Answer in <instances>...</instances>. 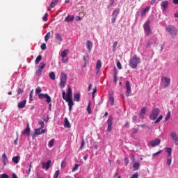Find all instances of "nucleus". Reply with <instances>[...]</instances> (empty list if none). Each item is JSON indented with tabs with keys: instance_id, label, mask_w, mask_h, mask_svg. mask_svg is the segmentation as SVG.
<instances>
[{
	"instance_id": "nucleus-40",
	"label": "nucleus",
	"mask_w": 178,
	"mask_h": 178,
	"mask_svg": "<svg viewBox=\"0 0 178 178\" xmlns=\"http://www.w3.org/2000/svg\"><path fill=\"white\" fill-rule=\"evenodd\" d=\"M116 47H118V42L115 41L113 44V52H116Z\"/></svg>"
},
{
	"instance_id": "nucleus-48",
	"label": "nucleus",
	"mask_w": 178,
	"mask_h": 178,
	"mask_svg": "<svg viewBox=\"0 0 178 178\" xmlns=\"http://www.w3.org/2000/svg\"><path fill=\"white\" fill-rule=\"evenodd\" d=\"M59 176V170H56L54 175L53 178H58Z\"/></svg>"
},
{
	"instance_id": "nucleus-64",
	"label": "nucleus",
	"mask_w": 178,
	"mask_h": 178,
	"mask_svg": "<svg viewBox=\"0 0 178 178\" xmlns=\"http://www.w3.org/2000/svg\"><path fill=\"white\" fill-rule=\"evenodd\" d=\"M17 94H23V89L19 88L17 91Z\"/></svg>"
},
{
	"instance_id": "nucleus-18",
	"label": "nucleus",
	"mask_w": 178,
	"mask_h": 178,
	"mask_svg": "<svg viewBox=\"0 0 178 178\" xmlns=\"http://www.w3.org/2000/svg\"><path fill=\"white\" fill-rule=\"evenodd\" d=\"M1 161L3 162V165L5 166V165H6V163L8 162V156H6V154H2Z\"/></svg>"
},
{
	"instance_id": "nucleus-33",
	"label": "nucleus",
	"mask_w": 178,
	"mask_h": 178,
	"mask_svg": "<svg viewBox=\"0 0 178 178\" xmlns=\"http://www.w3.org/2000/svg\"><path fill=\"white\" fill-rule=\"evenodd\" d=\"M87 111L89 115H91V113H92V111H91V102H89L88 103V105L87 106Z\"/></svg>"
},
{
	"instance_id": "nucleus-36",
	"label": "nucleus",
	"mask_w": 178,
	"mask_h": 178,
	"mask_svg": "<svg viewBox=\"0 0 178 178\" xmlns=\"http://www.w3.org/2000/svg\"><path fill=\"white\" fill-rule=\"evenodd\" d=\"M49 76L50 77V79H51V80H55V79H56L55 72H50V73L49 74Z\"/></svg>"
},
{
	"instance_id": "nucleus-22",
	"label": "nucleus",
	"mask_w": 178,
	"mask_h": 178,
	"mask_svg": "<svg viewBox=\"0 0 178 178\" xmlns=\"http://www.w3.org/2000/svg\"><path fill=\"white\" fill-rule=\"evenodd\" d=\"M64 122V127H65V129H70V122H69V120H67V118H65Z\"/></svg>"
},
{
	"instance_id": "nucleus-20",
	"label": "nucleus",
	"mask_w": 178,
	"mask_h": 178,
	"mask_svg": "<svg viewBox=\"0 0 178 178\" xmlns=\"http://www.w3.org/2000/svg\"><path fill=\"white\" fill-rule=\"evenodd\" d=\"M86 47H87L89 52H91V49H92V42L88 40L86 42Z\"/></svg>"
},
{
	"instance_id": "nucleus-46",
	"label": "nucleus",
	"mask_w": 178,
	"mask_h": 178,
	"mask_svg": "<svg viewBox=\"0 0 178 178\" xmlns=\"http://www.w3.org/2000/svg\"><path fill=\"white\" fill-rule=\"evenodd\" d=\"M46 102H47V104H51V97L48 95L46 96Z\"/></svg>"
},
{
	"instance_id": "nucleus-25",
	"label": "nucleus",
	"mask_w": 178,
	"mask_h": 178,
	"mask_svg": "<svg viewBox=\"0 0 178 178\" xmlns=\"http://www.w3.org/2000/svg\"><path fill=\"white\" fill-rule=\"evenodd\" d=\"M120 13V9L117 8L115 9L112 14L113 17H118V15Z\"/></svg>"
},
{
	"instance_id": "nucleus-11",
	"label": "nucleus",
	"mask_w": 178,
	"mask_h": 178,
	"mask_svg": "<svg viewBox=\"0 0 178 178\" xmlns=\"http://www.w3.org/2000/svg\"><path fill=\"white\" fill-rule=\"evenodd\" d=\"M161 6L163 12H165V10H166V9H168V7L169 6V1H168L167 0L161 1Z\"/></svg>"
},
{
	"instance_id": "nucleus-4",
	"label": "nucleus",
	"mask_w": 178,
	"mask_h": 178,
	"mask_svg": "<svg viewBox=\"0 0 178 178\" xmlns=\"http://www.w3.org/2000/svg\"><path fill=\"white\" fill-rule=\"evenodd\" d=\"M60 87L61 88H65V84H66V81H67V75L64 72H62L60 77Z\"/></svg>"
},
{
	"instance_id": "nucleus-28",
	"label": "nucleus",
	"mask_w": 178,
	"mask_h": 178,
	"mask_svg": "<svg viewBox=\"0 0 178 178\" xmlns=\"http://www.w3.org/2000/svg\"><path fill=\"white\" fill-rule=\"evenodd\" d=\"M102 66V63L101 62V60H98L96 63V69L97 70H99Z\"/></svg>"
},
{
	"instance_id": "nucleus-17",
	"label": "nucleus",
	"mask_w": 178,
	"mask_h": 178,
	"mask_svg": "<svg viewBox=\"0 0 178 178\" xmlns=\"http://www.w3.org/2000/svg\"><path fill=\"white\" fill-rule=\"evenodd\" d=\"M66 102H68V106H69V109L70 111H72V108H73V105H74V104L73 103V99H66Z\"/></svg>"
},
{
	"instance_id": "nucleus-37",
	"label": "nucleus",
	"mask_w": 178,
	"mask_h": 178,
	"mask_svg": "<svg viewBox=\"0 0 178 178\" xmlns=\"http://www.w3.org/2000/svg\"><path fill=\"white\" fill-rule=\"evenodd\" d=\"M45 66H47V64L44 62H42L40 63L38 67H39V69L42 70L44 69V67H45Z\"/></svg>"
},
{
	"instance_id": "nucleus-57",
	"label": "nucleus",
	"mask_w": 178,
	"mask_h": 178,
	"mask_svg": "<svg viewBox=\"0 0 178 178\" xmlns=\"http://www.w3.org/2000/svg\"><path fill=\"white\" fill-rule=\"evenodd\" d=\"M165 152H168V154H172V148L167 147Z\"/></svg>"
},
{
	"instance_id": "nucleus-29",
	"label": "nucleus",
	"mask_w": 178,
	"mask_h": 178,
	"mask_svg": "<svg viewBox=\"0 0 178 178\" xmlns=\"http://www.w3.org/2000/svg\"><path fill=\"white\" fill-rule=\"evenodd\" d=\"M42 59V56H41V55L38 56L35 60V64L38 65V63H40V62H41Z\"/></svg>"
},
{
	"instance_id": "nucleus-59",
	"label": "nucleus",
	"mask_w": 178,
	"mask_h": 178,
	"mask_svg": "<svg viewBox=\"0 0 178 178\" xmlns=\"http://www.w3.org/2000/svg\"><path fill=\"white\" fill-rule=\"evenodd\" d=\"M161 152H162L161 150H160V151H159V152H157L153 154H152L153 158H154L155 156H156V155H159V154H161Z\"/></svg>"
},
{
	"instance_id": "nucleus-34",
	"label": "nucleus",
	"mask_w": 178,
	"mask_h": 178,
	"mask_svg": "<svg viewBox=\"0 0 178 178\" xmlns=\"http://www.w3.org/2000/svg\"><path fill=\"white\" fill-rule=\"evenodd\" d=\"M49 38H51V32H48V33L45 35V36H44V41H45L46 42H48V40H49Z\"/></svg>"
},
{
	"instance_id": "nucleus-13",
	"label": "nucleus",
	"mask_w": 178,
	"mask_h": 178,
	"mask_svg": "<svg viewBox=\"0 0 178 178\" xmlns=\"http://www.w3.org/2000/svg\"><path fill=\"white\" fill-rule=\"evenodd\" d=\"M23 136H26L27 137H30V124H27L26 128L22 132Z\"/></svg>"
},
{
	"instance_id": "nucleus-54",
	"label": "nucleus",
	"mask_w": 178,
	"mask_h": 178,
	"mask_svg": "<svg viewBox=\"0 0 178 178\" xmlns=\"http://www.w3.org/2000/svg\"><path fill=\"white\" fill-rule=\"evenodd\" d=\"M167 165L168 166H170V165H172V159H167Z\"/></svg>"
},
{
	"instance_id": "nucleus-8",
	"label": "nucleus",
	"mask_w": 178,
	"mask_h": 178,
	"mask_svg": "<svg viewBox=\"0 0 178 178\" xmlns=\"http://www.w3.org/2000/svg\"><path fill=\"white\" fill-rule=\"evenodd\" d=\"M107 131H111L112 130V124H113V117L112 115H109L108 120H107Z\"/></svg>"
},
{
	"instance_id": "nucleus-35",
	"label": "nucleus",
	"mask_w": 178,
	"mask_h": 178,
	"mask_svg": "<svg viewBox=\"0 0 178 178\" xmlns=\"http://www.w3.org/2000/svg\"><path fill=\"white\" fill-rule=\"evenodd\" d=\"M47 96H48V94H42V93H40L38 95V97L40 99H44V98H47Z\"/></svg>"
},
{
	"instance_id": "nucleus-14",
	"label": "nucleus",
	"mask_w": 178,
	"mask_h": 178,
	"mask_svg": "<svg viewBox=\"0 0 178 178\" xmlns=\"http://www.w3.org/2000/svg\"><path fill=\"white\" fill-rule=\"evenodd\" d=\"M47 130L45 129H42L41 128H38L35 129V134H36V136H40L41 134H44V133H46Z\"/></svg>"
},
{
	"instance_id": "nucleus-7",
	"label": "nucleus",
	"mask_w": 178,
	"mask_h": 178,
	"mask_svg": "<svg viewBox=\"0 0 178 178\" xmlns=\"http://www.w3.org/2000/svg\"><path fill=\"white\" fill-rule=\"evenodd\" d=\"M125 88H126V96L130 97V94H131V86H130V81H126L125 82Z\"/></svg>"
},
{
	"instance_id": "nucleus-32",
	"label": "nucleus",
	"mask_w": 178,
	"mask_h": 178,
	"mask_svg": "<svg viewBox=\"0 0 178 178\" xmlns=\"http://www.w3.org/2000/svg\"><path fill=\"white\" fill-rule=\"evenodd\" d=\"M19 158H20V156H19L13 157L12 159L13 162L16 164L19 163Z\"/></svg>"
},
{
	"instance_id": "nucleus-63",
	"label": "nucleus",
	"mask_w": 178,
	"mask_h": 178,
	"mask_svg": "<svg viewBox=\"0 0 178 178\" xmlns=\"http://www.w3.org/2000/svg\"><path fill=\"white\" fill-rule=\"evenodd\" d=\"M125 165L127 166L129 165V158L126 157L124 159Z\"/></svg>"
},
{
	"instance_id": "nucleus-26",
	"label": "nucleus",
	"mask_w": 178,
	"mask_h": 178,
	"mask_svg": "<svg viewBox=\"0 0 178 178\" xmlns=\"http://www.w3.org/2000/svg\"><path fill=\"white\" fill-rule=\"evenodd\" d=\"M139 168H140V163L139 162H136V163H134L133 169H134V172H136V170H138Z\"/></svg>"
},
{
	"instance_id": "nucleus-39",
	"label": "nucleus",
	"mask_w": 178,
	"mask_h": 178,
	"mask_svg": "<svg viewBox=\"0 0 178 178\" xmlns=\"http://www.w3.org/2000/svg\"><path fill=\"white\" fill-rule=\"evenodd\" d=\"M54 143H55V139H51L49 142V147L50 148H52L54 147Z\"/></svg>"
},
{
	"instance_id": "nucleus-45",
	"label": "nucleus",
	"mask_w": 178,
	"mask_h": 178,
	"mask_svg": "<svg viewBox=\"0 0 178 178\" xmlns=\"http://www.w3.org/2000/svg\"><path fill=\"white\" fill-rule=\"evenodd\" d=\"M40 48L42 51H45V49H47V44L45 43H42L40 46Z\"/></svg>"
},
{
	"instance_id": "nucleus-10",
	"label": "nucleus",
	"mask_w": 178,
	"mask_h": 178,
	"mask_svg": "<svg viewBox=\"0 0 178 178\" xmlns=\"http://www.w3.org/2000/svg\"><path fill=\"white\" fill-rule=\"evenodd\" d=\"M160 144L161 140L159 138H156L155 140L149 142V145H151L152 147H156V145H159Z\"/></svg>"
},
{
	"instance_id": "nucleus-47",
	"label": "nucleus",
	"mask_w": 178,
	"mask_h": 178,
	"mask_svg": "<svg viewBox=\"0 0 178 178\" xmlns=\"http://www.w3.org/2000/svg\"><path fill=\"white\" fill-rule=\"evenodd\" d=\"M79 166H80V164H75L74 167L72 168V172H76V170L79 169Z\"/></svg>"
},
{
	"instance_id": "nucleus-12",
	"label": "nucleus",
	"mask_w": 178,
	"mask_h": 178,
	"mask_svg": "<svg viewBox=\"0 0 178 178\" xmlns=\"http://www.w3.org/2000/svg\"><path fill=\"white\" fill-rule=\"evenodd\" d=\"M51 162L52 161L51 160L47 161L46 163L42 162V168L43 169H45L46 170H48V169H49V166H51Z\"/></svg>"
},
{
	"instance_id": "nucleus-30",
	"label": "nucleus",
	"mask_w": 178,
	"mask_h": 178,
	"mask_svg": "<svg viewBox=\"0 0 178 178\" xmlns=\"http://www.w3.org/2000/svg\"><path fill=\"white\" fill-rule=\"evenodd\" d=\"M74 101L79 102L80 101V93L74 95Z\"/></svg>"
},
{
	"instance_id": "nucleus-62",
	"label": "nucleus",
	"mask_w": 178,
	"mask_h": 178,
	"mask_svg": "<svg viewBox=\"0 0 178 178\" xmlns=\"http://www.w3.org/2000/svg\"><path fill=\"white\" fill-rule=\"evenodd\" d=\"M84 145H86V142L84 141V140H83L81 145V149H83V148L84 147Z\"/></svg>"
},
{
	"instance_id": "nucleus-58",
	"label": "nucleus",
	"mask_w": 178,
	"mask_h": 178,
	"mask_svg": "<svg viewBox=\"0 0 178 178\" xmlns=\"http://www.w3.org/2000/svg\"><path fill=\"white\" fill-rule=\"evenodd\" d=\"M33 94H34V92L31 90L30 92V97H29L30 101H33Z\"/></svg>"
},
{
	"instance_id": "nucleus-43",
	"label": "nucleus",
	"mask_w": 178,
	"mask_h": 178,
	"mask_svg": "<svg viewBox=\"0 0 178 178\" xmlns=\"http://www.w3.org/2000/svg\"><path fill=\"white\" fill-rule=\"evenodd\" d=\"M169 119H170V111L168 112V113L165 118V122H167V120H169Z\"/></svg>"
},
{
	"instance_id": "nucleus-50",
	"label": "nucleus",
	"mask_w": 178,
	"mask_h": 178,
	"mask_svg": "<svg viewBox=\"0 0 178 178\" xmlns=\"http://www.w3.org/2000/svg\"><path fill=\"white\" fill-rule=\"evenodd\" d=\"M41 73H42V70L38 69V70L36 71L37 76H41Z\"/></svg>"
},
{
	"instance_id": "nucleus-23",
	"label": "nucleus",
	"mask_w": 178,
	"mask_h": 178,
	"mask_svg": "<svg viewBox=\"0 0 178 178\" xmlns=\"http://www.w3.org/2000/svg\"><path fill=\"white\" fill-rule=\"evenodd\" d=\"M151 9V6H147L145 8H144L141 12V16H145V13L148 12Z\"/></svg>"
},
{
	"instance_id": "nucleus-16",
	"label": "nucleus",
	"mask_w": 178,
	"mask_h": 178,
	"mask_svg": "<svg viewBox=\"0 0 178 178\" xmlns=\"http://www.w3.org/2000/svg\"><path fill=\"white\" fill-rule=\"evenodd\" d=\"M72 97H73V90H72V88H70V87H69L67 94V99H70L72 98Z\"/></svg>"
},
{
	"instance_id": "nucleus-49",
	"label": "nucleus",
	"mask_w": 178,
	"mask_h": 178,
	"mask_svg": "<svg viewBox=\"0 0 178 178\" xmlns=\"http://www.w3.org/2000/svg\"><path fill=\"white\" fill-rule=\"evenodd\" d=\"M42 91V90L41 89V88H37L35 89V94H40Z\"/></svg>"
},
{
	"instance_id": "nucleus-27",
	"label": "nucleus",
	"mask_w": 178,
	"mask_h": 178,
	"mask_svg": "<svg viewBox=\"0 0 178 178\" xmlns=\"http://www.w3.org/2000/svg\"><path fill=\"white\" fill-rule=\"evenodd\" d=\"M73 20H74V16L68 15L65 19V22H73Z\"/></svg>"
},
{
	"instance_id": "nucleus-2",
	"label": "nucleus",
	"mask_w": 178,
	"mask_h": 178,
	"mask_svg": "<svg viewBox=\"0 0 178 178\" xmlns=\"http://www.w3.org/2000/svg\"><path fill=\"white\" fill-rule=\"evenodd\" d=\"M165 30L167 33H169V34H170L172 38H176V35H177V28L175 26H166Z\"/></svg>"
},
{
	"instance_id": "nucleus-24",
	"label": "nucleus",
	"mask_w": 178,
	"mask_h": 178,
	"mask_svg": "<svg viewBox=\"0 0 178 178\" xmlns=\"http://www.w3.org/2000/svg\"><path fill=\"white\" fill-rule=\"evenodd\" d=\"M67 54H69V49H65L60 53L61 58H66L67 56Z\"/></svg>"
},
{
	"instance_id": "nucleus-56",
	"label": "nucleus",
	"mask_w": 178,
	"mask_h": 178,
	"mask_svg": "<svg viewBox=\"0 0 178 178\" xmlns=\"http://www.w3.org/2000/svg\"><path fill=\"white\" fill-rule=\"evenodd\" d=\"M66 166V160L61 162V168H65Z\"/></svg>"
},
{
	"instance_id": "nucleus-15",
	"label": "nucleus",
	"mask_w": 178,
	"mask_h": 178,
	"mask_svg": "<svg viewBox=\"0 0 178 178\" xmlns=\"http://www.w3.org/2000/svg\"><path fill=\"white\" fill-rule=\"evenodd\" d=\"M26 102H27V100L26 99H24L19 102L17 105L18 108H19L20 109L25 108Z\"/></svg>"
},
{
	"instance_id": "nucleus-60",
	"label": "nucleus",
	"mask_w": 178,
	"mask_h": 178,
	"mask_svg": "<svg viewBox=\"0 0 178 178\" xmlns=\"http://www.w3.org/2000/svg\"><path fill=\"white\" fill-rule=\"evenodd\" d=\"M63 99H65V101H66V99H67V97H66V92H63Z\"/></svg>"
},
{
	"instance_id": "nucleus-21",
	"label": "nucleus",
	"mask_w": 178,
	"mask_h": 178,
	"mask_svg": "<svg viewBox=\"0 0 178 178\" xmlns=\"http://www.w3.org/2000/svg\"><path fill=\"white\" fill-rule=\"evenodd\" d=\"M58 0H53L49 6V8H48V10H51L52 8H55L56 6V4L58 3Z\"/></svg>"
},
{
	"instance_id": "nucleus-5",
	"label": "nucleus",
	"mask_w": 178,
	"mask_h": 178,
	"mask_svg": "<svg viewBox=\"0 0 178 178\" xmlns=\"http://www.w3.org/2000/svg\"><path fill=\"white\" fill-rule=\"evenodd\" d=\"M161 86L163 88H167L170 86V79L168 77H161Z\"/></svg>"
},
{
	"instance_id": "nucleus-19",
	"label": "nucleus",
	"mask_w": 178,
	"mask_h": 178,
	"mask_svg": "<svg viewBox=\"0 0 178 178\" xmlns=\"http://www.w3.org/2000/svg\"><path fill=\"white\" fill-rule=\"evenodd\" d=\"M55 35L56 40H57V41H58L59 42H62L63 41V38H62V35H60V33H56Z\"/></svg>"
},
{
	"instance_id": "nucleus-38",
	"label": "nucleus",
	"mask_w": 178,
	"mask_h": 178,
	"mask_svg": "<svg viewBox=\"0 0 178 178\" xmlns=\"http://www.w3.org/2000/svg\"><path fill=\"white\" fill-rule=\"evenodd\" d=\"M162 119H163V116L162 115H159V117L154 122L155 124H156V123H159Z\"/></svg>"
},
{
	"instance_id": "nucleus-51",
	"label": "nucleus",
	"mask_w": 178,
	"mask_h": 178,
	"mask_svg": "<svg viewBox=\"0 0 178 178\" xmlns=\"http://www.w3.org/2000/svg\"><path fill=\"white\" fill-rule=\"evenodd\" d=\"M130 178H138V172H135Z\"/></svg>"
},
{
	"instance_id": "nucleus-6",
	"label": "nucleus",
	"mask_w": 178,
	"mask_h": 178,
	"mask_svg": "<svg viewBox=\"0 0 178 178\" xmlns=\"http://www.w3.org/2000/svg\"><path fill=\"white\" fill-rule=\"evenodd\" d=\"M159 113H161V110L159 108L153 109L149 117L151 120H155V119L158 118V115H159Z\"/></svg>"
},
{
	"instance_id": "nucleus-42",
	"label": "nucleus",
	"mask_w": 178,
	"mask_h": 178,
	"mask_svg": "<svg viewBox=\"0 0 178 178\" xmlns=\"http://www.w3.org/2000/svg\"><path fill=\"white\" fill-rule=\"evenodd\" d=\"M146 111H147V108L145 107L142 108V109L140 110V115H145Z\"/></svg>"
},
{
	"instance_id": "nucleus-1",
	"label": "nucleus",
	"mask_w": 178,
	"mask_h": 178,
	"mask_svg": "<svg viewBox=\"0 0 178 178\" xmlns=\"http://www.w3.org/2000/svg\"><path fill=\"white\" fill-rule=\"evenodd\" d=\"M141 63V58H138L137 55L134 54L129 60V66L131 69H137L138 63Z\"/></svg>"
},
{
	"instance_id": "nucleus-53",
	"label": "nucleus",
	"mask_w": 178,
	"mask_h": 178,
	"mask_svg": "<svg viewBox=\"0 0 178 178\" xmlns=\"http://www.w3.org/2000/svg\"><path fill=\"white\" fill-rule=\"evenodd\" d=\"M0 178H9L8 175L3 173L0 175Z\"/></svg>"
},
{
	"instance_id": "nucleus-61",
	"label": "nucleus",
	"mask_w": 178,
	"mask_h": 178,
	"mask_svg": "<svg viewBox=\"0 0 178 178\" xmlns=\"http://www.w3.org/2000/svg\"><path fill=\"white\" fill-rule=\"evenodd\" d=\"M88 56H83V60H84L85 65H86V63H87V59H88Z\"/></svg>"
},
{
	"instance_id": "nucleus-55",
	"label": "nucleus",
	"mask_w": 178,
	"mask_h": 178,
	"mask_svg": "<svg viewBox=\"0 0 178 178\" xmlns=\"http://www.w3.org/2000/svg\"><path fill=\"white\" fill-rule=\"evenodd\" d=\"M117 67H118L120 70H122V64L120 63V61L117 62Z\"/></svg>"
},
{
	"instance_id": "nucleus-3",
	"label": "nucleus",
	"mask_w": 178,
	"mask_h": 178,
	"mask_svg": "<svg viewBox=\"0 0 178 178\" xmlns=\"http://www.w3.org/2000/svg\"><path fill=\"white\" fill-rule=\"evenodd\" d=\"M149 20H147L145 22V23L143 25L144 31L145 33V35H151L152 34V31L151 30V25L149 24Z\"/></svg>"
},
{
	"instance_id": "nucleus-31",
	"label": "nucleus",
	"mask_w": 178,
	"mask_h": 178,
	"mask_svg": "<svg viewBox=\"0 0 178 178\" xmlns=\"http://www.w3.org/2000/svg\"><path fill=\"white\" fill-rule=\"evenodd\" d=\"M109 102L111 106L115 105V98H113V95H110Z\"/></svg>"
},
{
	"instance_id": "nucleus-41",
	"label": "nucleus",
	"mask_w": 178,
	"mask_h": 178,
	"mask_svg": "<svg viewBox=\"0 0 178 178\" xmlns=\"http://www.w3.org/2000/svg\"><path fill=\"white\" fill-rule=\"evenodd\" d=\"M63 63H67L69 62V58L67 57H62Z\"/></svg>"
},
{
	"instance_id": "nucleus-52",
	"label": "nucleus",
	"mask_w": 178,
	"mask_h": 178,
	"mask_svg": "<svg viewBox=\"0 0 178 178\" xmlns=\"http://www.w3.org/2000/svg\"><path fill=\"white\" fill-rule=\"evenodd\" d=\"M39 124H40L41 129H44V121H40Z\"/></svg>"
},
{
	"instance_id": "nucleus-9",
	"label": "nucleus",
	"mask_w": 178,
	"mask_h": 178,
	"mask_svg": "<svg viewBox=\"0 0 178 178\" xmlns=\"http://www.w3.org/2000/svg\"><path fill=\"white\" fill-rule=\"evenodd\" d=\"M170 138L173 141V143L175 144V145H178V136L176 132H172L170 134Z\"/></svg>"
},
{
	"instance_id": "nucleus-44",
	"label": "nucleus",
	"mask_w": 178,
	"mask_h": 178,
	"mask_svg": "<svg viewBox=\"0 0 178 178\" xmlns=\"http://www.w3.org/2000/svg\"><path fill=\"white\" fill-rule=\"evenodd\" d=\"M42 20L44 22H47V20H48V13H46L44 14V17H42Z\"/></svg>"
}]
</instances>
